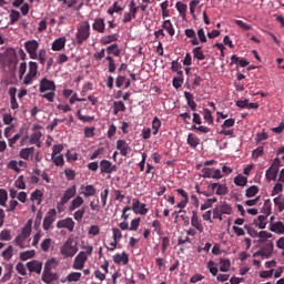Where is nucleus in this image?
Wrapping results in <instances>:
<instances>
[{"label":"nucleus","instance_id":"f257e3e1","mask_svg":"<svg viewBox=\"0 0 284 284\" xmlns=\"http://www.w3.org/2000/svg\"><path fill=\"white\" fill-rule=\"evenodd\" d=\"M39 90L42 94V99H47L49 103H54V92H57V84H54V81L49 80L48 78H42L40 80Z\"/></svg>","mask_w":284,"mask_h":284},{"label":"nucleus","instance_id":"f03ea898","mask_svg":"<svg viewBox=\"0 0 284 284\" xmlns=\"http://www.w3.org/2000/svg\"><path fill=\"white\" fill-rule=\"evenodd\" d=\"M77 252H79V246H77V242L72 237H69L60 247V254L63 258H72Z\"/></svg>","mask_w":284,"mask_h":284},{"label":"nucleus","instance_id":"7ed1b4c3","mask_svg":"<svg viewBox=\"0 0 284 284\" xmlns=\"http://www.w3.org/2000/svg\"><path fill=\"white\" fill-rule=\"evenodd\" d=\"M90 39V22L83 21L77 28L75 43L77 45H83L84 41Z\"/></svg>","mask_w":284,"mask_h":284},{"label":"nucleus","instance_id":"20e7f679","mask_svg":"<svg viewBox=\"0 0 284 284\" xmlns=\"http://www.w3.org/2000/svg\"><path fill=\"white\" fill-rule=\"evenodd\" d=\"M39 74V64L37 62H29V70L23 79V85H32L34 79Z\"/></svg>","mask_w":284,"mask_h":284},{"label":"nucleus","instance_id":"39448f33","mask_svg":"<svg viewBox=\"0 0 284 284\" xmlns=\"http://www.w3.org/2000/svg\"><path fill=\"white\" fill-rule=\"evenodd\" d=\"M24 50L29 54L30 59L37 60V52H39V41L28 40L24 42Z\"/></svg>","mask_w":284,"mask_h":284},{"label":"nucleus","instance_id":"423d86ee","mask_svg":"<svg viewBox=\"0 0 284 284\" xmlns=\"http://www.w3.org/2000/svg\"><path fill=\"white\" fill-rule=\"evenodd\" d=\"M119 166L116 164H112L109 160L100 161V174H113V172H118Z\"/></svg>","mask_w":284,"mask_h":284},{"label":"nucleus","instance_id":"0eeeda50","mask_svg":"<svg viewBox=\"0 0 284 284\" xmlns=\"http://www.w3.org/2000/svg\"><path fill=\"white\" fill-rule=\"evenodd\" d=\"M57 221V210L51 209L48 211L47 215L44 216L42 227L45 232L52 227V223Z\"/></svg>","mask_w":284,"mask_h":284},{"label":"nucleus","instance_id":"6e6552de","mask_svg":"<svg viewBox=\"0 0 284 284\" xmlns=\"http://www.w3.org/2000/svg\"><path fill=\"white\" fill-rule=\"evenodd\" d=\"M88 262V255H85V252H80L73 261L72 270H83L85 267V263Z\"/></svg>","mask_w":284,"mask_h":284},{"label":"nucleus","instance_id":"1a4fd4ad","mask_svg":"<svg viewBox=\"0 0 284 284\" xmlns=\"http://www.w3.org/2000/svg\"><path fill=\"white\" fill-rule=\"evenodd\" d=\"M134 214H141V216H145L148 212H150L149 209H146L145 203H141L139 199H133L132 207Z\"/></svg>","mask_w":284,"mask_h":284},{"label":"nucleus","instance_id":"9d476101","mask_svg":"<svg viewBox=\"0 0 284 284\" xmlns=\"http://www.w3.org/2000/svg\"><path fill=\"white\" fill-rule=\"evenodd\" d=\"M26 267L31 274H41V272L43 271V262L39 260H33L28 262L26 264Z\"/></svg>","mask_w":284,"mask_h":284},{"label":"nucleus","instance_id":"9b49d317","mask_svg":"<svg viewBox=\"0 0 284 284\" xmlns=\"http://www.w3.org/2000/svg\"><path fill=\"white\" fill-rule=\"evenodd\" d=\"M8 170H13V172H16L17 174H21V169L23 168L26 170V168H28V163L23 160H10L7 164Z\"/></svg>","mask_w":284,"mask_h":284},{"label":"nucleus","instance_id":"f8f14e48","mask_svg":"<svg viewBox=\"0 0 284 284\" xmlns=\"http://www.w3.org/2000/svg\"><path fill=\"white\" fill-rule=\"evenodd\" d=\"M115 148L119 150L121 156H128L130 152H132V148L128 141L120 139L115 142Z\"/></svg>","mask_w":284,"mask_h":284},{"label":"nucleus","instance_id":"ddd939ff","mask_svg":"<svg viewBox=\"0 0 284 284\" xmlns=\"http://www.w3.org/2000/svg\"><path fill=\"white\" fill-rule=\"evenodd\" d=\"M203 179H223V173L220 169L204 168L202 169Z\"/></svg>","mask_w":284,"mask_h":284},{"label":"nucleus","instance_id":"4468645a","mask_svg":"<svg viewBox=\"0 0 284 284\" xmlns=\"http://www.w3.org/2000/svg\"><path fill=\"white\" fill-rule=\"evenodd\" d=\"M273 252H274V244L270 243V244H266L264 247H262L260 251L255 252L253 254V258H256V256H262V258H270Z\"/></svg>","mask_w":284,"mask_h":284},{"label":"nucleus","instance_id":"2eb2a0df","mask_svg":"<svg viewBox=\"0 0 284 284\" xmlns=\"http://www.w3.org/2000/svg\"><path fill=\"white\" fill-rule=\"evenodd\" d=\"M74 220L72 217H67L64 220H59L57 222V227L58 230L64 229L68 230L69 232H74Z\"/></svg>","mask_w":284,"mask_h":284},{"label":"nucleus","instance_id":"dca6fc26","mask_svg":"<svg viewBox=\"0 0 284 284\" xmlns=\"http://www.w3.org/2000/svg\"><path fill=\"white\" fill-rule=\"evenodd\" d=\"M34 132L31 134L30 141L32 145H37L38 148H41V136H43V133H41V125L36 124L33 126Z\"/></svg>","mask_w":284,"mask_h":284},{"label":"nucleus","instance_id":"f3484780","mask_svg":"<svg viewBox=\"0 0 284 284\" xmlns=\"http://www.w3.org/2000/svg\"><path fill=\"white\" fill-rule=\"evenodd\" d=\"M41 281L45 284H54L55 281H59V274L52 271H43Z\"/></svg>","mask_w":284,"mask_h":284},{"label":"nucleus","instance_id":"a211bd4d","mask_svg":"<svg viewBox=\"0 0 284 284\" xmlns=\"http://www.w3.org/2000/svg\"><path fill=\"white\" fill-rule=\"evenodd\" d=\"M74 196H77V185H72L63 193L60 205H65L71 199H74Z\"/></svg>","mask_w":284,"mask_h":284},{"label":"nucleus","instance_id":"6ab92c4d","mask_svg":"<svg viewBox=\"0 0 284 284\" xmlns=\"http://www.w3.org/2000/svg\"><path fill=\"white\" fill-rule=\"evenodd\" d=\"M211 190L214 192L215 190V194L217 196H225V194H227V192H230V190L227 189V186L225 184H221V183H212L210 185Z\"/></svg>","mask_w":284,"mask_h":284},{"label":"nucleus","instance_id":"aec40b11","mask_svg":"<svg viewBox=\"0 0 284 284\" xmlns=\"http://www.w3.org/2000/svg\"><path fill=\"white\" fill-rule=\"evenodd\" d=\"M113 262L116 265H128V263H130V257L128 255V253L125 251L121 253H116L115 255H113Z\"/></svg>","mask_w":284,"mask_h":284},{"label":"nucleus","instance_id":"412c9836","mask_svg":"<svg viewBox=\"0 0 284 284\" xmlns=\"http://www.w3.org/2000/svg\"><path fill=\"white\" fill-rule=\"evenodd\" d=\"M19 156L24 161H32V159H34V146L21 149L19 152Z\"/></svg>","mask_w":284,"mask_h":284},{"label":"nucleus","instance_id":"4be33fe9","mask_svg":"<svg viewBox=\"0 0 284 284\" xmlns=\"http://www.w3.org/2000/svg\"><path fill=\"white\" fill-rule=\"evenodd\" d=\"M67 41L65 37L55 39L51 44V50H53V52H61V50L65 48Z\"/></svg>","mask_w":284,"mask_h":284},{"label":"nucleus","instance_id":"5701e85b","mask_svg":"<svg viewBox=\"0 0 284 284\" xmlns=\"http://www.w3.org/2000/svg\"><path fill=\"white\" fill-rule=\"evenodd\" d=\"M92 28L99 34H103L105 32V20L103 18H95Z\"/></svg>","mask_w":284,"mask_h":284},{"label":"nucleus","instance_id":"b1692460","mask_svg":"<svg viewBox=\"0 0 284 284\" xmlns=\"http://www.w3.org/2000/svg\"><path fill=\"white\" fill-rule=\"evenodd\" d=\"M191 225L197 230V232H203V224H201V221L199 220V213L196 211H192Z\"/></svg>","mask_w":284,"mask_h":284},{"label":"nucleus","instance_id":"393cba45","mask_svg":"<svg viewBox=\"0 0 284 284\" xmlns=\"http://www.w3.org/2000/svg\"><path fill=\"white\" fill-rule=\"evenodd\" d=\"M278 176V166L271 165L265 173V178L268 181H276Z\"/></svg>","mask_w":284,"mask_h":284},{"label":"nucleus","instance_id":"a878e982","mask_svg":"<svg viewBox=\"0 0 284 284\" xmlns=\"http://www.w3.org/2000/svg\"><path fill=\"white\" fill-rule=\"evenodd\" d=\"M114 41H119V33L104 36L100 39L101 45H110V43H114Z\"/></svg>","mask_w":284,"mask_h":284},{"label":"nucleus","instance_id":"bb28decb","mask_svg":"<svg viewBox=\"0 0 284 284\" xmlns=\"http://www.w3.org/2000/svg\"><path fill=\"white\" fill-rule=\"evenodd\" d=\"M83 203H85V201L81 197V195L75 196L69 205V212H74V210H79V207H81Z\"/></svg>","mask_w":284,"mask_h":284},{"label":"nucleus","instance_id":"cd10ccee","mask_svg":"<svg viewBox=\"0 0 284 284\" xmlns=\"http://www.w3.org/2000/svg\"><path fill=\"white\" fill-rule=\"evenodd\" d=\"M58 265L59 261H57L54 257H51L44 263L43 272H52L53 270H57Z\"/></svg>","mask_w":284,"mask_h":284},{"label":"nucleus","instance_id":"c85d7f7f","mask_svg":"<svg viewBox=\"0 0 284 284\" xmlns=\"http://www.w3.org/2000/svg\"><path fill=\"white\" fill-rule=\"evenodd\" d=\"M184 97H185V100H186V103H187L189 108H191V110L193 112H196V102L194 101V94H192L191 92L185 91Z\"/></svg>","mask_w":284,"mask_h":284},{"label":"nucleus","instance_id":"c756f323","mask_svg":"<svg viewBox=\"0 0 284 284\" xmlns=\"http://www.w3.org/2000/svg\"><path fill=\"white\" fill-rule=\"evenodd\" d=\"M254 223L258 230H265L267 227V215H258Z\"/></svg>","mask_w":284,"mask_h":284},{"label":"nucleus","instance_id":"7c9ffc66","mask_svg":"<svg viewBox=\"0 0 284 284\" xmlns=\"http://www.w3.org/2000/svg\"><path fill=\"white\" fill-rule=\"evenodd\" d=\"M184 34L187 39H191L193 45H199V39L196 38V31H194V29H185Z\"/></svg>","mask_w":284,"mask_h":284},{"label":"nucleus","instance_id":"2f4dec72","mask_svg":"<svg viewBox=\"0 0 284 284\" xmlns=\"http://www.w3.org/2000/svg\"><path fill=\"white\" fill-rule=\"evenodd\" d=\"M186 143L190 148H196L199 143H201V139H199L194 133H189Z\"/></svg>","mask_w":284,"mask_h":284},{"label":"nucleus","instance_id":"473e14b6","mask_svg":"<svg viewBox=\"0 0 284 284\" xmlns=\"http://www.w3.org/2000/svg\"><path fill=\"white\" fill-rule=\"evenodd\" d=\"M108 54H113V57H121V49H119V44L113 43L105 49Z\"/></svg>","mask_w":284,"mask_h":284},{"label":"nucleus","instance_id":"72a5a7b5","mask_svg":"<svg viewBox=\"0 0 284 284\" xmlns=\"http://www.w3.org/2000/svg\"><path fill=\"white\" fill-rule=\"evenodd\" d=\"M271 232L275 234H284V224L283 222H276L270 225Z\"/></svg>","mask_w":284,"mask_h":284},{"label":"nucleus","instance_id":"f704fd0d","mask_svg":"<svg viewBox=\"0 0 284 284\" xmlns=\"http://www.w3.org/2000/svg\"><path fill=\"white\" fill-rule=\"evenodd\" d=\"M125 103L123 101L113 102V114L116 116L119 112H125Z\"/></svg>","mask_w":284,"mask_h":284},{"label":"nucleus","instance_id":"c9c22d12","mask_svg":"<svg viewBox=\"0 0 284 284\" xmlns=\"http://www.w3.org/2000/svg\"><path fill=\"white\" fill-rule=\"evenodd\" d=\"M82 274L80 272H71L69 275H67L65 281L68 283H78V281H81Z\"/></svg>","mask_w":284,"mask_h":284},{"label":"nucleus","instance_id":"e433bc0d","mask_svg":"<svg viewBox=\"0 0 284 284\" xmlns=\"http://www.w3.org/2000/svg\"><path fill=\"white\" fill-rule=\"evenodd\" d=\"M85 210H88V206H82L81 209L75 211L73 214L74 221L81 223V221H83V216H85Z\"/></svg>","mask_w":284,"mask_h":284},{"label":"nucleus","instance_id":"4c0bfd02","mask_svg":"<svg viewBox=\"0 0 284 284\" xmlns=\"http://www.w3.org/2000/svg\"><path fill=\"white\" fill-rule=\"evenodd\" d=\"M162 29L166 30V32H168V34H170V37H174L175 31H174V26L172 24V21L165 20L162 24Z\"/></svg>","mask_w":284,"mask_h":284},{"label":"nucleus","instance_id":"58836bf2","mask_svg":"<svg viewBox=\"0 0 284 284\" xmlns=\"http://www.w3.org/2000/svg\"><path fill=\"white\" fill-rule=\"evenodd\" d=\"M234 183L239 187H245V185H247V178L243 174H239L234 178Z\"/></svg>","mask_w":284,"mask_h":284},{"label":"nucleus","instance_id":"ea45409f","mask_svg":"<svg viewBox=\"0 0 284 284\" xmlns=\"http://www.w3.org/2000/svg\"><path fill=\"white\" fill-rule=\"evenodd\" d=\"M82 194L85 196V199L94 196V194H97V187H94L92 184H88L84 186V192H82Z\"/></svg>","mask_w":284,"mask_h":284},{"label":"nucleus","instance_id":"a19ab883","mask_svg":"<svg viewBox=\"0 0 284 284\" xmlns=\"http://www.w3.org/2000/svg\"><path fill=\"white\" fill-rule=\"evenodd\" d=\"M31 201H38V205H41L43 201V192L41 190H36L31 193Z\"/></svg>","mask_w":284,"mask_h":284},{"label":"nucleus","instance_id":"79ce46f5","mask_svg":"<svg viewBox=\"0 0 284 284\" xmlns=\"http://www.w3.org/2000/svg\"><path fill=\"white\" fill-rule=\"evenodd\" d=\"M36 255H37V251H34V250L21 252L20 261H28L30 258H34Z\"/></svg>","mask_w":284,"mask_h":284},{"label":"nucleus","instance_id":"37998d69","mask_svg":"<svg viewBox=\"0 0 284 284\" xmlns=\"http://www.w3.org/2000/svg\"><path fill=\"white\" fill-rule=\"evenodd\" d=\"M51 161L57 165L58 168H63L65 165V160L63 159V155H54L51 154Z\"/></svg>","mask_w":284,"mask_h":284},{"label":"nucleus","instance_id":"c03bdc74","mask_svg":"<svg viewBox=\"0 0 284 284\" xmlns=\"http://www.w3.org/2000/svg\"><path fill=\"white\" fill-rule=\"evenodd\" d=\"M193 57H194V59H197V61L205 60V53H203V49L201 47H195L193 49Z\"/></svg>","mask_w":284,"mask_h":284},{"label":"nucleus","instance_id":"a18cd8bd","mask_svg":"<svg viewBox=\"0 0 284 284\" xmlns=\"http://www.w3.org/2000/svg\"><path fill=\"white\" fill-rule=\"evenodd\" d=\"M175 8H176L178 12L181 14V17L183 19H185V14L187 12V4L179 1V2H176Z\"/></svg>","mask_w":284,"mask_h":284},{"label":"nucleus","instance_id":"49530a36","mask_svg":"<svg viewBox=\"0 0 284 284\" xmlns=\"http://www.w3.org/2000/svg\"><path fill=\"white\" fill-rule=\"evenodd\" d=\"M258 194V186L257 185H252L245 191V196L246 199H252Z\"/></svg>","mask_w":284,"mask_h":284},{"label":"nucleus","instance_id":"de8ad7c7","mask_svg":"<svg viewBox=\"0 0 284 284\" xmlns=\"http://www.w3.org/2000/svg\"><path fill=\"white\" fill-rule=\"evenodd\" d=\"M203 112L204 121H206L209 125H214V116L212 115V111H210V109H204Z\"/></svg>","mask_w":284,"mask_h":284},{"label":"nucleus","instance_id":"09e8293b","mask_svg":"<svg viewBox=\"0 0 284 284\" xmlns=\"http://www.w3.org/2000/svg\"><path fill=\"white\" fill-rule=\"evenodd\" d=\"M161 129V119L159 116L153 118L152 121V130H153V135L156 136L159 134V130Z\"/></svg>","mask_w":284,"mask_h":284},{"label":"nucleus","instance_id":"8fccbe9b","mask_svg":"<svg viewBox=\"0 0 284 284\" xmlns=\"http://www.w3.org/2000/svg\"><path fill=\"white\" fill-rule=\"evenodd\" d=\"M10 18V24L14 26L19 19H21V13L14 9L11 10V13L9 14Z\"/></svg>","mask_w":284,"mask_h":284},{"label":"nucleus","instance_id":"3c124183","mask_svg":"<svg viewBox=\"0 0 284 284\" xmlns=\"http://www.w3.org/2000/svg\"><path fill=\"white\" fill-rule=\"evenodd\" d=\"M51 246H52V239L50 237L44 239L40 244L42 252H50Z\"/></svg>","mask_w":284,"mask_h":284},{"label":"nucleus","instance_id":"603ef678","mask_svg":"<svg viewBox=\"0 0 284 284\" xmlns=\"http://www.w3.org/2000/svg\"><path fill=\"white\" fill-rule=\"evenodd\" d=\"M262 212H263L264 216H266V217L270 216V214H272V202L270 200H266L264 202Z\"/></svg>","mask_w":284,"mask_h":284},{"label":"nucleus","instance_id":"864d4df0","mask_svg":"<svg viewBox=\"0 0 284 284\" xmlns=\"http://www.w3.org/2000/svg\"><path fill=\"white\" fill-rule=\"evenodd\" d=\"M8 203V191L6 189H0V205L1 207H6Z\"/></svg>","mask_w":284,"mask_h":284},{"label":"nucleus","instance_id":"5fc2aeb1","mask_svg":"<svg viewBox=\"0 0 284 284\" xmlns=\"http://www.w3.org/2000/svg\"><path fill=\"white\" fill-rule=\"evenodd\" d=\"M26 241H28L26 237H23V235H18L14 239V245H17L18 247H20V250H23L26 247Z\"/></svg>","mask_w":284,"mask_h":284},{"label":"nucleus","instance_id":"6e6d98bb","mask_svg":"<svg viewBox=\"0 0 284 284\" xmlns=\"http://www.w3.org/2000/svg\"><path fill=\"white\" fill-rule=\"evenodd\" d=\"M231 262L230 260H221L220 261V272H230L231 267Z\"/></svg>","mask_w":284,"mask_h":284},{"label":"nucleus","instance_id":"4d7b16f0","mask_svg":"<svg viewBox=\"0 0 284 284\" xmlns=\"http://www.w3.org/2000/svg\"><path fill=\"white\" fill-rule=\"evenodd\" d=\"M47 54H48V52L45 51V49H41L37 53V59L39 60V63L41 65H45V57H47Z\"/></svg>","mask_w":284,"mask_h":284},{"label":"nucleus","instance_id":"13d9d810","mask_svg":"<svg viewBox=\"0 0 284 284\" xmlns=\"http://www.w3.org/2000/svg\"><path fill=\"white\" fill-rule=\"evenodd\" d=\"M141 225V217H135L131 221V225L129 227L130 232H136Z\"/></svg>","mask_w":284,"mask_h":284},{"label":"nucleus","instance_id":"bf43d9fd","mask_svg":"<svg viewBox=\"0 0 284 284\" xmlns=\"http://www.w3.org/2000/svg\"><path fill=\"white\" fill-rule=\"evenodd\" d=\"M130 13L132 14V19H136V12H139V6L136 7V2L134 0H131L129 3Z\"/></svg>","mask_w":284,"mask_h":284},{"label":"nucleus","instance_id":"052dcab7","mask_svg":"<svg viewBox=\"0 0 284 284\" xmlns=\"http://www.w3.org/2000/svg\"><path fill=\"white\" fill-rule=\"evenodd\" d=\"M108 196H110V190L109 189H105L104 191H102L100 193L102 207H105V205H108Z\"/></svg>","mask_w":284,"mask_h":284},{"label":"nucleus","instance_id":"680f3d73","mask_svg":"<svg viewBox=\"0 0 284 284\" xmlns=\"http://www.w3.org/2000/svg\"><path fill=\"white\" fill-rule=\"evenodd\" d=\"M217 207L220 209V212L222 215L223 214H227V215L232 214V206L227 203L219 205Z\"/></svg>","mask_w":284,"mask_h":284},{"label":"nucleus","instance_id":"e2e57ef3","mask_svg":"<svg viewBox=\"0 0 284 284\" xmlns=\"http://www.w3.org/2000/svg\"><path fill=\"white\" fill-rule=\"evenodd\" d=\"M26 265L21 262H19L16 265V271L18 272V274H20V276H27L28 275V271L26 270Z\"/></svg>","mask_w":284,"mask_h":284},{"label":"nucleus","instance_id":"0e129e2a","mask_svg":"<svg viewBox=\"0 0 284 284\" xmlns=\"http://www.w3.org/2000/svg\"><path fill=\"white\" fill-rule=\"evenodd\" d=\"M112 234H113L112 235L113 241H118L120 243L121 239H123V233H121L120 229L113 227Z\"/></svg>","mask_w":284,"mask_h":284},{"label":"nucleus","instance_id":"69168bd1","mask_svg":"<svg viewBox=\"0 0 284 284\" xmlns=\"http://www.w3.org/2000/svg\"><path fill=\"white\" fill-rule=\"evenodd\" d=\"M16 187H18V190H26V180L23 175H19L16 180Z\"/></svg>","mask_w":284,"mask_h":284},{"label":"nucleus","instance_id":"338daca9","mask_svg":"<svg viewBox=\"0 0 284 284\" xmlns=\"http://www.w3.org/2000/svg\"><path fill=\"white\" fill-rule=\"evenodd\" d=\"M12 252H14V248L12 245H9L8 248L2 252L3 258L10 261V258H12Z\"/></svg>","mask_w":284,"mask_h":284},{"label":"nucleus","instance_id":"774afa93","mask_svg":"<svg viewBox=\"0 0 284 284\" xmlns=\"http://www.w3.org/2000/svg\"><path fill=\"white\" fill-rule=\"evenodd\" d=\"M0 241H12V235H10V230H3L0 232Z\"/></svg>","mask_w":284,"mask_h":284}]
</instances>
